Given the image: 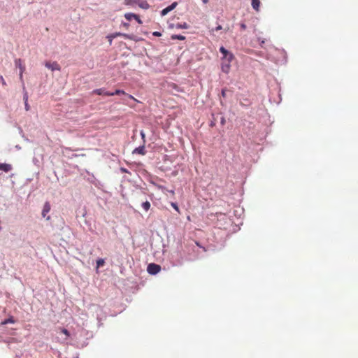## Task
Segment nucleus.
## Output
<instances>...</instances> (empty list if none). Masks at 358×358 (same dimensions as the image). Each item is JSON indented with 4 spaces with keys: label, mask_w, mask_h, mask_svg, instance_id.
<instances>
[{
    "label": "nucleus",
    "mask_w": 358,
    "mask_h": 358,
    "mask_svg": "<svg viewBox=\"0 0 358 358\" xmlns=\"http://www.w3.org/2000/svg\"><path fill=\"white\" fill-rule=\"evenodd\" d=\"M107 96H114V95H120L124 94L128 96V98L134 100L135 101H138L136 99H135L132 95L127 94L124 90H116L114 92H106Z\"/></svg>",
    "instance_id": "1"
},
{
    "label": "nucleus",
    "mask_w": 358,
    "mask_h": 358,
    "mask_svg": "<svg viewBox=\"0 0 358 358\" xmlns=\"http://www.w3.org/2000/svg\"><path fill=\"white\" fill-rule=\"evenodd\" d=\"M160 266L155 264H150L148 266V271L150 274H157L160 271Z\"/></svg>",
    "instance_id": "2"
},
{
    "label": "nucleus",
    "mask_w": 358,
    "mask_h": 358,
    "mask_svg": "<svg viewBox=\"0 0 358 358\" xmlns=\"http://www.w3.org/2000/svg\"><path fill=\"white\" fill-rule=\"evenodd\" d=\"M117 36H122L126 39H131L132 38V37L127 34L116 32V33L112 34L108 36V38H109L110 43H111L112 39L116 38Z\"/></svg>",
    "instance_id": "3"
},
{
    "label": "nucleus",
    "mask_w": 358,
    "mask_h": 358,
    "mask_svg": "<svg viewBox=\"0 0 358 358\" xmlns=\"http://www.w3.org/2000/svg\"><path fill=\"white\" fill-rule=\"evenodd\" d=\"M177 2H173V3H171L170 6H169L168 7H166V8L163 9L161 12V15L162 16H164L166 15L169 12L171 11L172 10H173L176 6H177Z\"/></svg>",
    "instance_id": "4"
},
{
    "label": "nucleus",
    "mask_w": 358,
    "mask_h": 358,
    "mask_svg": "<svg viewBox=\"0 0 358 358\" xmlns=\"http://www.w3.org/2000/svg\"><path fill=\"white\" fill-rule=\"evenodd\" d=\"M13 169V166L10 164L0 163V171L8 173Z\"/></svg>",
    "instance_id": "5"
},
{
    "label": "nucleus",
    "mask_w": 358,
    "mask_h": 358,
    "mask_svg": "<svg viewBox=\"0 0 358 358\" xmlns=\"http://www.w3.org/2000/svg\"><path fill=\"white\" fill-rule=\"evenodd\" d=\"M45 66L47 68L51 69L52 71H55V70L59 71L60 70L59 65L55 62H52V63L46 62Z\"/></svg>",
    "instance_id": "6"
},
{
    "label": "nucleus",
    "mask_w": 358,
    "mask_h": 358,
    "mask_svg": "<svg viewBox=\"0 0 358 358\" xmlns=\"http://www.w3.org/2000/svg\"><path fill=\"white\" fill-rule=\"evenodd\" d=\"M135 4H137L140 8L143 9H148L150 6L146 1L144 0H136Z\"/></svg>",
    "instance_id": "7"
},
{
    "label": "nucleus",
    "mask_w": 358,
    "mask_h": 358,
    "mask_svg": "<svg viewBox=\"0 0 358 358\" xmlns=\"http://www.w3.org/2000/svg\"><path fill=\"white\" fill-rule=\"evenodd\" d=\"M50 204L49 202H45L44 206H43V210H42V216L43 217H45L46 215L50 212Z\"/></svg>",
    "instance_id": "8"
},
{
    "label": "nucleus",
    "mask_w": 358,
    "mask_h": 358,
    "mask_svg": "<svg viewBox=\"0 0 358 358\" xmlns=\"http://www.w3.org/2000/svg\"><path fill=\"white\" fill-rule=\"evenodd\" d=\"M15 64L20 69V72L25 71V66L22 64L21 59H16L15 60Z\"/></svg>",
    "instance_id": "9"
},
{
    "label": "nucleus",
    "mask_w": 358,
    "mask_h": 358,
    "mask_svg": "<svg viewBox=\"0 0 358 358\" xmlns=\"http://www.w3.org/2000/svg\"><path fill=\"white\" fill-rule=\"evenodd\" d=\"M252 6L256 11H259L260 7V1L252 0Z\"/></svg>",
    "instance_id": "10"
},
{
    "label": "nucleus",
    "mask_w": 358,
    "mask_h": 358,
    "mask_svg": "<svg viewBox=\"0 0 358 358\" xmlns=\"http://www.w3.org/2000/svg\"><path fill=\"white\" fill-rule=\"evenodd\" d=\"M15 322V320L13 317V316H10L8 319L6 320H4L3 321H2L1 322V325H6L8 323H12V324H14Z\"/></svg>",
    "instance_id": "11"
},
{
    "label": "nucleus",
    "mask_w": 358,
    "mask_h": 358,
    "mask_svg": "<svg viewBox=\"0 0 358 358\" xmlns=\"http://www.w3.org/2000/svg\"><path fill=\"white\" fill-rule=\"evenodd\" d=\"M106 92H108V91H106L103 88H99V89H96V90H94L93 92H92V94H96L97 95H104V96H107L105 93Z\"/></svg>",
    "instance_id": "12"
},
{
    "label": "nucleus",
    "mask_w": 358,
    "mask_h": 358,
    "mask_svg": "<svg viewBox=\"0 0 358 358\" xmlns=\"http://www.w3.org/2000/svg\"><path fill=\"white\" fill-rule=\"evenodd\" d=\"M134 153H138L142 155L145 154V150L144 146H140L134 150Z\"/></svg>",
    "instance_id": "13"
},
{
    "label": "nucleus",
    "mask_w": 358,
    "mask_h": 358,
    "mask_svg": "<svg viewBox=\"0 0 358 358\" xmlns=\"http://www.w3.org/2000/svg\"><path fill=\"white\" fill-rule=\"evenodd\" d=\"M171 38L172 40H180V41H184L185 39V37L182 35H177V34H173L171 36Z\"/></svg>",
    "instance_id": "14"
},
{
    "label": "nucleus",
    "mask_w": 358,
    "mask_h": 358,
    "mask_svg": "<svg viewBox=\"0 0 358 358\" xmlns=\"http://www.w3.org/2000/svg\"><path fill=\"white\" fill-rule=\"evenodd\" d=\"M220 51L224 55V57H227V55H229V59H231L233 57L232 55L229 54V52L224 47H221L220 48Z\"/></svg>",
    "instance_id": "15"
},
{
    "label": "nucleus",
    "mask_w": 358,
    "mask_h": 358,
    "mask_svg": "<svg viewBox=\"0 0 358 358\" xmlns=\"http://www.w3.org/2000/svg\"><path fill=\"white\" fill-rule=\"evenodd\" d=\"M134 17H136V14L131 13H127L124 14V17L127 20L130 21L131 19H134Z\"/></svg>",
    "instance_id": "16"
},
{
    "label": "nucleus",
    "mask_w": 358,
    "mask_h": 358,
    "mask_svg": "<svg viewBox=\"0 0 358 358\" xmlns=\"http://www.w3.org/2000/svg\"><path fill=\"white\" fill-rule=\"evenodd\" d=\"M176 27L177 29H187L189 27V25L186 23V22H183V23H178L176 25Z\"/></svg>",
    "instance_id": "17"
},
{
    "label": "nucleus",
    "mask_w": 358,
    "mask_h": 358,
    "mask_svg": "<svg viewBox=\"0 0 358 358\" xmlns=\"http://www.w3.org/2000/svg\"><path fill=\"white\" fill-rule=\"evenodd\" d=\"M142 207L146 211H148L150 208V203L149 201H145L142 203Z\"/></svg>",
    "instance_id": "18"
},
{
    "label": "nucleus",
    "mask_w": 358,
    "mask_h": 358,
    "mask_svg": "<svg viewBox=\"0 0 358 358\" xmlns=\"http://www.w3.org/2000/svg\"><path fill=\"white\" fill-rule=\"evenodd\" d=\"M104 260L103 259H99L97 261H96V268L101 267V266H103L104 265Z\"/></svg>",
    "instance_id": "19"
},
{
    "label": "nucleus",
    "mask_w": 358,
    "mask_h": 358,
    "mask_svg": "<svg viewBox=\"0 0 358 358\" xmlns=\"http://www.w3.org/2000/svg\"><path fill=\"white\" fill-rule=\"evenodd\" d=\"M135 2H136V0H124L125 5L133 6L135 4Z\"/></svg>",
    "instance_id": "20"
},
{
    "label": "nucleus",
    "mask_w": 358,
    "mask_h": 358,
    "mask_svg": "<svg viewBox=\"0 0 358 358\" xmlns=\"http://www.w3.org/2000/svg\"><path fill=\"white\" fill-rule=\"evenodd\" d=\"M61 331H62V333H63L66 336V338L65 339H67V338L69 337L70 334H69V331L67 329H62Z\"/></svg>",
    "instance_id": "21"
},
{
    "label": "nucleus",
    "mask_w": 358,
    "mask_h": 358,
    "mask_svg": "<svg viewBox=\"0 0 358 358\" xmlns=\"http://www.w3.org/2000/svg\"><path fill=\"white\" fill-rule=\"evenodd\" d=\"M24 71H21L20 72V74H19V77H20V80H21V82L22 83V85H23V88L24 89V82H23V73H24Z\"/></svg>",
    "instance_id": "22"
},
{
    "label": "nucleus",
    "mask_w": 358,
    "mask_h": 358,
    "mask_svg": "<svg viewBox=\"0 0 358 358\" xmlns=\"http://www.w3.org/2000/svg\"><path fill=\"white\" fill-rule=\"evenodd\" d=\"M134 20L137 21V22L140 24L143 23L142 20L140 19L139 16L136 14V17H134Z\"/></svg>",
    "instance_id": "23"
},
{
    "label": "nucleus",
    "mask_w": 358,
    "mask_h": 358,
    "mask_svg": "<svg viewBox=\"0 0 358 358\" xmlns=\"http://www.w3.org/2000/svg\"><path fill=\"white\" fill-rule=\"evenodd\" d=\"M0 81L1 82L3 86L7 85L6 82L5 81V80L2 76H0Z\"/></svg>",
    "instance_id": "24"
},
{
    "label": "nucleus",
    "mask_w": 358,
    "mask_h": 358,
    "mask_svg": "<svg viewBox=\"0 0 358 358\" xmlns=\"http://www.w3.org/2000/svg\"><path fill=\"white\" fill-rule=\"evenodd\" d=\"M24 108H25L26 111H29L30 110V106H29L28 101L24 102Z\"/></svg>",
    "instance_id": "25"
},
{
    "label": "nucleus",
    "mask_w": 358,
    "mask_h": 358,
    "mask_svg": "<svg viewBox=\"0 0 358 358\" xmlns=\"http://www.w3.org/2000/svg\"><path fill=\"white\" fill-rule=\"evenodd\" d=\"M171 206L177 211H179V208H178V205L176 203H173L172 202L171 203Z\"/></svg>",
    "instance_id": "26"
},
{
    "label": "nucleus",
    "mask_w": 358,
    "mask_h": 358,
    "mask_svg": "<svg viewBox=\"0 0 358 358\" xmlns=\"http://www.w3.org/2000/svg\"><path fill=\"white\" fill-rule=\"evenodd\" d=\"M222 29V27L221 25H218L217 27H216L215 29H212V31H220Z\"/></svg>",
    "instance_id": "27"
},
{
    "label": "nucleus",
    "mask_w": 358,
    "mask_h": 358,
    "mask_svg": "<svg viewBox=\"0 0 358 358\" xmlns=\"http://www.w3.org/2000/svg\"><path fill=\"white\" fill-rule=\"evenodd\" d=\"M23 99L24 102L28 101V94L27 92H24Z\"/></svg>",
    "instance_id": "28"
},
{
    "label": "nucleus",
    "mask_w": 358,
    "mask_h": 358,
    "mask_svg": "<svg viewBox=\"0 0 358 358\" xmlns=\"http://www.w3.org/2000/svg\"><path fill=\"white\" fill-rule=\"evenodd\" d=\"M172 86H173V87L176 90H177L178 92H182V90H179L178 87L176 84H173V85H172Z\"/></svg>",
    "instance_id": "29"
},
{
    "label": "nucleus",
    "mask_w": 358,
    "mask_h": 358,
    "mask_svg": "<svg viewBox=\"0 0 358 358\" xmlns=\"http://www.w3.org/2000/svg\"><path fill=\"white\" fill-rule=\"evenodd\" d=\"M229 69V65L226 66L225 67L222 66V71H224V72H228Z\"/></svg>",
    "instance_id": "30"
},
{
    "label": "nucleus",
    "mask_w": 358,
    "mask_h": 358,
    "mask_svg": "<svg viewBox=\"0 0 358 358\" xmlns=\"http://www.w3.org/2000/svg\"><path fill=\"white\" fill-rule=\"evenodd\" d=\"M152 34L155 36H160L162 35V34L160 32H159V31H155V32H153Z\"/></svg>",
    "instance_id": "31"
},
{
    "label": "nucleus",
    "mask_w": 358,
    "mask_h": 358,
    "mask_svg": "<svg viewBox=\"0 0 358 358\" xmlns=\"http://www.w3.org/2000/svg\"><path fill=\"white\" fill-rule=\"evenodd\" d=\"M241 29L245 30L246 29V24L244 23H241L240 24Z\"/></svg>",
    "instance_id": "32"
},
{
    "label": "nucleus",
    "mask_w": 358,
    "mask_h": 358,
    "mask_svg": "<svg viewBox=\"0 0 358 358\" xmlns=\"http://www.w3.org/2000/svg\"><path fill=\"white\" fill-rule=\"evenodd\" d=\"M122 25H123V27H125L126 29H128V28H129V23H127V22H123V23H122Z\"/></svg>",
    "instance_id": "33"
},
{
    "label": "nucleus",
    "mask_w": 358,
    "mask_h": 358,
    "mask_svg": "<svg viewBox=\"0 0 358 358\" xmlns=\"http://www.w3.org/2000/svg\"><path fill=\"white\" fill-rule=\"evenodd\" d=\"M222 94L223 96H225V90H222Z\"/></svg>",
    "instance_id": "34"
},
{
    "label": "nucleus",
    "mask_w": 358,
    "mask_h": 358,
    "mask_svg": "<svg viewBox=\"0 0 358 358\" xmlns=\"http://www.w3.org/2000/svg\"><path fill=\"white\" fill-rule=\"evenodd\" d=\"M196 245H198L199 247H201V246L200 245V244H199L198 242H196Z\"/></svg>",
    "instance_id": "35"
},
{
    "label": "nucleus",
    "mask_w": 358,
    "mask_h": 358,
    "mask_svg": "<svg viewBox=\"0 0 358 358\" xmlns=\"http://www.w3.org/2000/svg\"><path fill=\"white\" fill-rule=\"evenodd\" d=\"M203 2L204 3H206L208 2V0H203Z\"/></svg>",
    "instance_id": "36"
},
{
    "label": "nucleus",
    "mask_w": 358,
    "mask_h": 358,
    "mask_svg": "<svg viewBox=\"0 0 358 358\" xmlns=\"http://www.w3.org/2000/svg\"><path fill=\"white\" fill-rule=\"evenodd\" d=\"M50 216H48L46 219H47L48 220H50Z\"/></svg>",
    "instance_id": "37"
}]
</instances>
